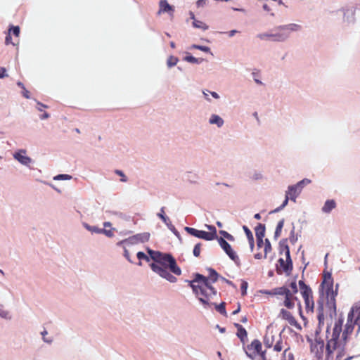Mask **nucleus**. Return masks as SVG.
<instances>
[{"mask_svg":"<svg viewBox=\"0 0 360 360\" xmlns=\"http://www.w3.org/2000/svg\"><path fill=\"white\" fill-rule=\"evenodd\" d=\"M270 34H260L258 35V37L261 39H271Z\"/></svg>","mask_w":360,"mask_h":360,"instance_id":"nucleus-56","label":"nucleus"},{"mask_svg":"<svg viewBox=\"0 0 360 360\" xmlns=\"http://www.w3.org/2000/svg\"><path fill=\"white\" fill-rule=\"evenodd\" d=\"M310 183H311V180L310 179H304L302 181H300L298 183H297L295 185H296V186L298 188H300L302 191V189L303 188V187L305 185L309 184Z\"/></svg>","mask_w":360,"mask_h":360,"instance_id":"nucleus-34","label":"nucleus"},{"mask_svg":"<svg viewBox=\"0 0 360 360\" xmlns=\"http://www.w3.org/2000/svg\"><path fill=\"white\" fill-rule=\"evenodd\" d=\"M193 292L205 307H211L214 303L211 300L217 295V290L212 286L207 277L200 274H195V278L188 281Z\"/></svg>","mask_w":360,"mask_h":360,"instance_id":"nucleus-3","label":"nucleus"},{"mask_svg":"<svg viewBox=\"0 0 360 360\" xmlns=\"http://www.w3.org/2000/svg\"><path fill=\"white\" fill-rule=\"evenodd\" d=\"M47 334V331L46 330H44V331L41 332V335L43 336V339H44V342H46L48 343H51L52 342V340L51 339H46L44 338V336Z\"/></svg>","mask_w":360,"mask_h":360,"instance_id":"nucleus-60","label":"nucleus"},{"mask_svg":"<svg viewBox=\"0 0 360 360\" xmlns=\"http://www.w3.org/2000/svg\"><path fill=\"white\" fill-rule=\"evenodd\" d=\"M289 199L290 198L285 195V200H284L283 204L280 207L275 209L274 210L271 211L270 214L277 212L280 211L281 210H282L284 207H285L287 205Z\"/></svg>","mask_w":360,"mask_h":360,"instance_id":"nucleus-40","label":"nucleus"},{"mask_svg":"<svg viewBox=\"0 0 360 360\" xmlns=\"http://www.w3.org/2000/svg\"><path fill=\"white\" fill-rule=\"evenodd\" d=\"M200 250H201V243H199L196 244L193 249V255L195 257H199L200 255Z\"/></svg>","mask_w":360,"mask_h":360,"instance_id":"nucleus-43","label":"nucleus"},{"mask_svg":"<svg viewBox=\"0 0 360 360\" xmlns=\"http://www.w3.org/2000/svg\"><path fill=\"white\" fill-rule=\"evenodd\" d=\"M344 319L342 315L335 321L332 334L330 335V326L327 327L326 345V360H332L334 352L337 351V358H341L345 354V346L352 333L354 326H358L360 330V307H353L347 316V321L342 331Z\"/></svg>","mask_w":360,"mask_h":360,"instance_id":"nucleus-1","label":"nucleus"},{"mask_svg":"<svg viewBox=\"0 0 360 360\" xmlns=\"http://www.w3.org/2000/svg\"><path fill=\"white\" fill-rule=\"evenodd\" d=\"M237 336L240 339L241 342H245V341L247 340V331L246 330L243 328H240L237 331Z\"/></svg>","mask_w":360,"mask_h":360,"instance_id":"nucleus-27","label":"nucleus"},{"mask_svg":"<svg viewBox=\"0 0 360 360\" xmlns=\"http://www.w3.org/2000/svg\"><path fill=\"white\" fill-rule=\"evenodd\" d=\"M158 217L162 219V220L167 225L169 226V219L165 215V207H162L160 210V212L158 214Z\"/></svg>","mask_w":360,"mask_h":360,"instance_id":"nucleus-33","label":"nucleus"},{"mask_svg":"<svg viewBox=\"0 0 360 360\" xmlns=\"http://www.w3.org/2000/svg\"><path fill=\"white\" fill-rule=\"evenodd\" d=\"M208 271H209V277L207 278L208 280L210 279L213 283L216 282L219 278V274H217V272L212 268H210L208 269Z\"/></svg>","mask_w":360,"mask_h":360,"instance_id":"nucleus-25","label":"nucleus"},{"mask_svg":"<svg viewBox=\"0 0 360 360\" xmlns=\"http://www.w3.org/2000/svg\"><path fill=\"white\" fill-rule=\"evenodd\" d=\"M8 32L10 33L12 32L13 35H15V37H18L20 34V27L18 26H13L12 25L10 27Z\"/></svg>","mask_w":360,"mask_h":360,"instance_id":"nucleus-41","label":"nucleus"},{"mask_svg":"<svg viewBox=\"0 0 360 360\" xmlns=\"http://www.w3.org/2000/svg\"><path fill=\"white\" fill-rule=\"evenodd\" d=\"M285 256H286V259L285 261H287V266H286V269L287 270H289V267H290L291 266V263H292V259L290 258V249H288L285 252Z\"/></svg>","mask_w":360,"mask_h":360,"instance_id":"nucleus-42","label":"nucleus"},{"mask_svg":"<svg viewBox=\"0 0 360 360\" xmlns=\"http://www.w3.org/2000/svg\"><path fill=\"white\" fill-rule=\"evenodd\" d=\"M192 48L193 49H198V50H200V51H202L206 52V53H211V55H212V53L210 51V49L208 46L193 44L192 46Z\"/></svg>","mask_w":360,"mask_h":360,"instance_id":"nucleus-38","label":"nucleus"},{"mask_svg":"<svg viewBox=\"0 0 360 360\" xmlns=\"http://www.w3.org/2000/svg\"><path fill=\"white\" fill-rule=\"evenodd\" d=\"M265 225L259 223L257 226L255 228L256 238H264L265 234Z\"/></svg>","mask_w":360,"mask_h":360,"instance_id":"nucleus-22","label":"nucleus"},{"mask_svg":"<svg viewBox=\"0 0 360 360\" xmlns=\"http://www.w3.org/2000/svg\"><path fill=\"white\" fill-rule=\"evenodd\" d=\"M243 230L247 236V238L248 239L249 243H250V250L252 251L255 247V241H254V237L251 232V231L245 226H243Z\"/></svg>","mask_w":360,"mask_h":360,"instance_id":"nucleus-21","label":"nucleus"},{"mask_svg":"<svg viewBox=\"0 0 360 360\" xmlns=\"http://www.w3.org/2000/svg\"><path fill=\"white\" fill-rule=\"evenodd\" d=\"M282 295H285L283 304L288 309H292L295 307V302H298L297 305L299 307V312L300 316L303 317L301 303L300 301H298L297 297L295 296V294L291 292L290 290H289L288 288L285 287V292H283Z\"/></svg>","mask_w":360,"mask_h":360,"instance_id":"nucleus-6","label":"nucleus"},{"mask_svg":"<svg viewBox=\"0 0 360 360\" xmlns=\"http://www.w3.org/2000/svg\"><path fill=\"white\" fill-rule=\"evenodd\" d=\"M150 233H142L139 234L134 235L128 238L129 243L135 244L138 243H145L149 240Z\"/></svg>","mask_w":360,"mask_h":360,"instance_id":"nucleus-14","label":"nucleus"},{"mask_svg":"<svg viewBox=\"0 0 360 360\" xmlns=\"http://www.w3.org/2000/svg\"><path fill=\"white\" fill-rule=\"evenodd\" d=\"M115 173L117 175H119L120 177H121V181L122 182H126L127 181V179L126 177V176L124 175V174L123 173L122 171L121 170H119V169H116L115 171Z\"/></svg>","mask_w":360,"mask_h":360,"instance_id":"nucleus-51","label":"nucleus"},{"mask_svg":"<svg viewBox=\"0 0 360 360\" xmlns=\"http://www.w3.org/2000/svg\"><path fill=\"white\" fill-rule=\"evenodd\" d=\"M124 256L129 262H131L129 251L126 248H124Z\"/></svg>","mask_w":360,"mask_h":360,"instance_id":"nucleus-59","label":"nucleus"},{"mask_svg":"<svg viewBox=\"0 0 360 360\" xmlns=\"http://www.w3.org/2000/svg\"><path fill=\"white\" fill-rule=\"evenodd\" d=\"M272 250L271 245L270 243V241L268 238H266L264 240V257L266 258L267 253L271 252Z\"/></svg>","mask_w":360,"mask_h":360,"instance_id":"nucleus-32","label":"nucleus"},{"mask_svg":"<svg viewBox=\"0 0 360 360\" xmlns=\"http://www.w3.org/2000/svg\"><path fill=\"white\" fill-rule=\"evenodd\" d=\"M298 284L301 293L311 290L310 287L306 285L305 283L302 280L299 281Z\"/></svg>","mask_w":360,"mask_h":360,"instance_id":"nucleus-37","label":"nucleus"},{"mask_svg":"<svg viewBox=\"0 0 360 360\" xmlns=\"http://www.w3.org/2000/svg\"><path fill=\"white\" fill-rule=\"evenodd\" d=\"M248 288V283L246 281H243L241 283L240 289H241V294L243 296H245L246 295V291Z\"/></svg>","mask_w":360,"mask_h":360,"instance_id":"nucleus-52","label":"nucleus"},{"mask_svg":"<svg viewBox=\"0 0 360 360\" xmlns=\"http://www.w3.org/2000/svg\"><path fill=\"white\" fill-rule=\"evenodd\" d=\"M281 315L282 318L285 320H287L290 325L297 326V321L289 311L282 309L281 310Z\"/></svg>","mask_w":360,"mask_h":360,"instance_id":"nucleus-17","label":"nucleus"},{"mask_svg":"<svg viewBox=\"0 0 360 360\" xmlns=\"http://www.w3.org/2000/svg\"><path fill=\"white\" fill-rule=\"evenodd\" d=\"M193 25L196 28H200L203 30H206L208 29V26L205 23L196 19H194V21L193 22Z\"/></svg>","mask_w":360,"mask_h":360,"instance_id":"nucleus-28","label":"nucleus"},{"mask_svg":"<svg viewBox=\"0 0 360 360\" xmlns=\"http://www.w3.org/2000/svg\"><path fill=\"white\" fill-rule=\"evenodd\" d=\"M22 94L23 95L24 97H25L26 98H30V92L29 91H27L26 89V88H24L22 89Z\"/></svg>","mask_w":360,"mask_h":360,"instance_id":"nucleus-57","label":"nucleus"},{"mask_svg":"<svg viewBox=\"0 0 360 360\" xmlns=\"http://www.w3.org/2000/svg\"><path fill=\"white\" fill-rule=\"evenodd\" d=\"M159 11L158 15H160L163 13H167L170 16H173L174 12V7L168 4L167 0H161L159 2Z\"/></svg>","mask_w":360,"mask_h":360,"instance_id":"nucleus-13","label":"nucleus"},{"mask_svg":"<svg viewBox=\"0 0 360 360\" xmlns=\"http://www.w3.org/2000/svg\"><path fill=\"white\" fill-rule=\"evenodd\" d=\"M319 335H316L314 343L311 345V351L313 352L318 359H321L323 355L325 344L323 340L318 338Z\"/></svg>","mask_w":360,"mask_h":360,"instance_id":"nucleus-8","label":"nucleus"},{"mask_svg":"<svg viewBox=\"0 0 360 360\" xmlns=\"http://www.w3.org/2000/svg\"><path fill=\"white\" fill-rule=\"evenodd\" d=\"M317 305H318L317 306V311H318L317 318H318V321H319V326L316 330L315 335H319V333H321V327L324 323V313H325L326 309H328L329 310V311L330 312V316L332 315L331 313L335 314V312H336V310L335 311H333V310H330L327 307V302L325 304L323 299L319 300L317 301Z\"/></svg>","mask_w":360,"mask_h":360,"instance_id":"nucleus-7","label":"nucleus"},{"mask_svg":"<svg viewBox=\"0 0 360 360\" xmlns=\"http://www.w3.org/2000/svg\"><path fill=\"white\" fill-rule=\"evenodd\" d=\"M289 240L292 243H295L297 240V237L295 234V227L294 226L292 227V229L290 231V236Z\"/></svg>","mask_w":360,"mask_h":360,"instance_id":"nucleus-50","label":"nucleus"},{"mask_svg":"<svg viewBox=\"0 0 360 360\" xmlns=\"http://www.w3.org/2000/svg\"><path fill=\"white\" fill-rule=\"evenodd\" d=\"M206 227L210 230V232H207V234L211 236L210 240H212L217 238L216 228L212 225H206Z\"/></svg>","mask_w":360,"mask_h":360,"instance_id":"nucleus-26","label":"nucleus"},{"mask_svg":"<svg viewBox=\"0 0 360 360\" xmlns=\"http://www.w3.org/2000/svg\"><path fill=\"white\" fill-rule=\"evenodd\" d=\"M37 105H38V110L39 111H42L43 110V108H47V105L40 103V102H37Z\"/></svg>","mask_w":360,"mask_h":360,"instance_id":"nucleus-63","label":"nucleus"},{"mask_svg":"<svg viewBox=\"0 0 360 360\" xmlns=\"http://www.w3.org/2000/svg\"><path fill=\"white\" fill-rule=\"evenodd\" d=\"M178 60H179L176 57L171 56L167 60V65L169 67H172L177 63Z\"/></svg>","mask_w":360,"mask_h":360,"instance_id":"nucleus-39","label":"nucleus"},{"mask_svg":"<svg viewBox=\"0 0 360 360\" xmlns=\"http://www.w3.org/2000/svg\"><path fill=\"white\" fill-rule=\"evenodd\" d=\"M137 257L139 260H141V259H144L147 262H149L150 261V257L148 256H147L145 253H143V252H139L137 253Z\"/></svg>","mask_w":360,"mask_h":360,"instance_id":"nucleus-48","label":"nucleus"},{"mask_svg":"<svg viewBox=\"0 0 360 360\" xmlns=\"http://www.w3.org/2000/svg\"><path fill=\"white\" fill-rule=\"evenodd\" d=\"M335 206L336 202L334 200H328L322 207V211L325 213H329Z\"/></svg>","mask_w":360,"mask_h":360,"instance_id":"nucleus-20","label":"nucleus"},{"mask_svg":"<svg viewBox=\"0 0 360 360\" xmlns=\"http://www.w3.org/2000/svg\"><path fill=\"white\" fill-rule=\"evenodd\" d=\"M285 292V286L280 287V288H276L271 290H261V292L262 294L269 295H282L283 292Z\"/></svg>","mask_w":360,"mask_h":360,"instance_id":"nucleus-18","label":"nucleus"},{"mask_svg":"<svg viewBox=\"0 0 360 360\" xmlns=\"http://www.w3.org/2000/svg\"><path fill=\"white\" fill-rule=\"evenodd\" d=\"M218 242L221 248L229 255V257L234 261L237 266H240V259L236 252L232 250L231 245L223 238H219Z\"/></svg>","mask_w":360,"mask_h":360,"instance_id":"nucleus-9","label":"nucleus"},{"mask_svg":"<svg viewBox=\"0 0 360 360\" xmlns=\"http://www.w3.org/2000/svg\"><path fill=\"white\" fill-rule=\"evenodd\" d=\"M283 355L287 357V360H294L293 354L289 351V349H285L283 352Z\"/></svg>","mask_w":360,"mask_h":360,"instance_id":"nucleus-47","label":"nucleus"},{"mask_svg":"<svg viewBox=\"0 0 360 360\" xmlns=\"http://www.w3.org/2000/svg\"><path fill=\"white\" fill-rule=\"evenodd\" d=\"M5 77H7V75L6 74V68L0 67V78H4Z\"/></svg>","mask_w":360,"mask_h":360,"instance_id":"nucleus-58","label":"nucleus"},{"mask_svg":"<svg viewBox=\"0 0 360 360\" xmlns=\"http://www.w3.org/2000/svg\"><path fill=\"white\" fill-rule=\"evenodd\" d=\"M301 190L298 188L295 184L289 186L285 195L288 196L292 201L295 202L297 197L301 193Z\"/></svg>","mask_w":360,"mask_h":360,"instance_id":"nucleus-16","label":"nucleus"},{"mask_svg":"<svg viewBox=\"0 0 360 360\" xmlns=\"http://www.w3.org/2000/svg\"><path fill=\"white\" fill-rule=\"evenodd\" d=\"M154 262L150 265L152 270L171 283H175L176 278L172 275L169 271L177 276L181 274L180 268L171 254L160 252Z\"/></svg>","mask_w":360,"mask_h":360,"instance_id":"nucleus-2","label":"nucleus"},{"mask_svg":"<svg viewBox=\"0 0 360 360\" xmlns=\"http://www.w3.org/2000/svg\"><path fill=\"white\" fill-rule=\"evenodd\" d=\"M287 266V261H285L283 259L280 258L278 261V264L276 266V271L278 275H281L283 273H285L287 276L291 274L292 271V263H291L290 267H289V270L286 269Z\"/></svg>","mask_w":360,"mask_h":360,"instance_id":"nucleus-12","label":"nucleus"},{"mask_svg":"<svg viewBox=\"0 0 360 360\" xmlns=\"http://www.w3.org/2000/svg\"><path fill=\"white\" fill-rule=\"evenodd\" d=\"M262 178V174L260 173L255 172L253 175V179L255 180L259 179Z\"/></svg>","mask_w":360,"mask_h":360,"instance_id":"nucleus-64","label":"nucleus"},{"mask_svg":"<svg viewBox=\"0 0 360 360\" xmlns=\"http://www.w3.org/2000/svg\"><path fill=\"white\" fill-rule=\"evenodd\" d=\"M290 287L291 288V292L296 294L298 291L296 279L295 278L290 283Z\"/></svg>","mask_w":360,"mask_h":360,"instance_id":"nucleus-45","label":"nucleus"},{"mask_svg":"<svg viewBox=\"0 0 360 360\" xmlns=\"http://www.w3.org/2000/svg\"><path fill=\"white\" fill-rule=\"evenodd\" d=\"M276 338L278 340H276V342L274 347V349L276 352H281L283 349L282 340L280 337H276Z\"/></svg>","mask_w":360,"mask_h":360,"instance_id":"nucleus-36","label":"nucleus"},{"mask_svg":"<svg viewBox=\"0 0 360 360\" xmlns=\"http://www.w3.org/2000/svg\"><path fill=\"white\" fill-rule=\"evenodd\" d=\"M185 231L191 236L197 237L198 238L204 239L205 240H211V236L207 234V231L197 230L191 227H185Z\"/></svg>","mask_w":360,"mask_h":360,"instance_id":"nucleus-11","label":"nucleus"},{"mask_svg":"<svg viewBox=\"0 0 360 360\" xmlns=\"http://www.w3.org/2000/svg\"><path fill=\"white\" fill-rule=\"evenodd\" d=\"M279 248L281 252H282L283 251L285 252L288 249H289V247L287 244V239H283L282 240L280 241Z\"/></svg>","mask_w":360,"mask_h":360,"instance_id":"nucleus-35","label":"nucleus"},{"mask_svg":"<svg viewBox=\"0 0 360 360\" xmlns=\"http://www.w3.org/2000/svg\"><path fill=\"white\" fill-rule=\"evenodd\" d=\"M220 233L224 236L226 238H227L228 240H233V236H231V234H229V233H227L226 231H220Z\"/></svg>","mask_w":360,"mask_h":360,"instance_id":"nucleus-54","label":"nucleus"},{"mask_svg":"<svg viewBox=\"0 0 360 360\" xmlns=\"http://www.w3.org/2000/svg\"><path fill=\"white\" fill-rule=\"evenodd\" d=\"M275 340V336L271 333H266L264 338V344L266 347H271Z\"/></svg>","mask_w":360,"mask_h":360,"instance_id":"nucleus-23","label":"nucleus"},{"mask_svg":"<svg viewBox=\"0 0 360 360\" xmlns=\"http://www.w3.org/2000/svg\"><path fill=\"white\" fill-rule=\"evenodd\" d=\"M213 305L215 306V309L217 311H219L220 314H221L224 316H226V309H225V302H221L219 304H215L214 303Z\"/></svg>","mask_w":360,"mask_h":360,"instance_id":"nucleus-30","label":"nucleus"},{"mask_svg":"<svg viewBox=\"0 0 360 360\" xmlns=\"http://www.w3.org/2000/svg\"><path fill=\"white\" fill-rule=\"evenodd\" d=\"M250 347L254 349L257 354H260L263 360H265L264 352H261L262 344L258 340H255L252 342Z\"/></svg>","mask_w":360,"mask_h":360,"instance_id":"nucleus-19","label":"nucleus"},{"mask_svg":"<svg viewBox=\"0 0 360 360\" xmlns=\"http://www.w3.org/2000/svg\"><path fill=\"white\" fill-rule=\"evenodd\" d=\"M283 224H284V219H281L277 226H276V231H275V233H274V237L275 238H277L280 236L281 235V231H282V229H283Z\"/></svg>","mask_w":360,"mask_h":360,"instance_id":"nucleus-29","label":"nucleus"},{"mask_svg":"<svg viewBox=\"0 0 360 360\" xmlns=\"http://www.w3.org/2000/svg\"><path fill=\"white\" fill-rule=\"evenodd\" d=\"M148 253L150 255V257L154 261L156 257L158 255L159 251H154L150 250V248L147 249Z\"/></svg>","mask_w":360,"mask_h":360,"instance_id":"nucleus-49","label":"nucleus"},{"mask_svg":"<svg viewBox=\"0 0 360 360\" xmlns=\"http://www.w3.org/2000/svg\"><path fill=\"white\" fill-rule=\"evenodd\" d=\"M198 7H203L206 4L205 0H198L196 3Z\"/></svg>","mask_w":360,"mask_h":360,"instance_id":"nucleus-62","label":"nucleus"},{"mask_svg":"<svg viewBox=\"0 0 360 360\" xmlns=\"http://www.w3.org/2000/svg\"><path fill=\"white\" fill-rule=\"evenodd\" d=\"M55 180H70L72 176L68 174H59L53 178Z\"/></svg>","mask_w":360,"mask_h":360,"instance_id":"nucleus-44","label":"nucleus"},{"mask_svg":"<svg viewBox=\"0 0 360 360\" xmlns=\"http://www.w3.org/2000/svg\"><path fill=\"white\" fill-rule=\"evenodd\" d=\"M210 124H215L219 127H221L224 124V120L219 115H212L210 119Z\"/></svg>","mask_w":360,"mask_h":360,"instance_id":"nucleus-24","label":"nucleus"},{"mask_svg":"<svg viewBox=\"0 0 360 360\" xmlns=\"http://www.w3.org/2000/svg\"><path fill=\"white\" fill-rule=\"evenodd\" d=\"M257 238V245L258 248H261L264 244L263 238Z\"/></svg>","mask_w":360,"mask_h":360,"instance_id":"nucleus-61","label":"nucleus"},{"mask_svg":"<svg viewBox=\"0 0 360 360\" xmlns=\"http://www.w3.org/2000/svg\"><path fill=\"white\" fill-rule=\"evenodd\" d=\"M5 44L6 45L11 44L13 46H15V44L13 43L12 41H11V33L9 32H8L7 36L6 37Z\"/></svg>","mask_w":360,"mask_h":360,"instance_id":"nucleus-55","label":"nucleus"},{"mask_svg":"<svg viewBox=\"0 0 360 360\" xmlns=\"http://www.w3.org/2000/svg\"><path fill=\"white\" fill-rule=\"evenodd\" d=\"M300 29V25L297 24H289L277 27L278 32L270 34L271 40L274 41H283L288 38L290 33L293 31H297Z\"/></svg>","mask_w":360,"mask_h":360,"instance_id":"nucleus-5","label":"nucleus"},{"mask_svg":"<svg viewBox=\"0 0 360 360\" xmlns=\"http://www.w3.org/2000/svg\"><path fill=\"white\" fill-rule=\"evenodd\" d=\"M323 283L327 285V289L326 290L327 307L330 310L335 311L336 308L335 297L338 294L337 290L338 285H336V289L335 290H333V280L330 273L324 274V281Z\"/></svg>","mask_w":360,"mask_h":360,"instance_id":"nucleus-4","label":"nucleus"},{"mask_svg":"<svg viewBox=\"0 0 360 360\" xmlns=\"http://www.w3.org/2000/svg\"><path fill=\"white\" fill-rule=\"evenodd\" d=\"M101 233H104L108 237H112L114 235L113 231L111 230H106L105 229H101V231H99Z\"/></svg>","mask_w":360,"mask_h":360,"instance_id":"nucleus-53","label":"nucleus"},{"mask_svg":"<svg viewBox=\"0 0 360 360\" xmlns=\"http://www.w3.org/2000/svg\"><path fill=\"white\" fill-rule=\"evenodd\" d=\"M25 150H20L14 153L13 157L21 164L28 165L32 162V160L28 156L25 155Z\"/></svg>","mask_w":360,"mask_h":360,"instance_id":"nucleus-15","label":"nucleus"},{"mask_svg":"<svg viewBox=\"0 0 360 360\" xmlns=\"http://www.w3.org/2000/svg\"><path fill=\"white\" fill-rule=\"evenodd\" d=\"M184 60L191 63H200L203 61L202 58H196L192 56H187L184 58Z\"/></svg>","mask_w":360,"mask_h":360,"instance_id":"nucleus-31","label":"nucleus"},{"mask_svg":"<svg viewBox=\"0 0 360 360\" xmlns=\"http://www.w3.org/2000/svg\"><path fill=\"white\" fill-rule=\"evenodd\" d=\"M84 226L86 229H88L89 231H91V232H95V233H101V232L99 231H101V229H98V227L96 226H91L86 224H84Z\"/></svg>","mask_w":360,"mask_h":360,"instance_id":"nucleus-46","label":"nucleus"},{"mask_svg":"<svg viewBox=\"0 0 360 360\" xmlns=\"http://www.w3.org/2000/svg\"><path fill=\"white\" fill-rule=\"evenodd\" d=\"M305 302V309L307 312H313L314 302L313 300L312 290H308L301 293Z\"/></svg>","mask_w":360,"mask_h":360,"instance_id":"nucleus-10","label":"nucleus"}]
</instances>
